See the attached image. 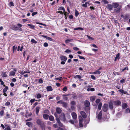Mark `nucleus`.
<instances>
[{
  "mask_svg": "<svg viewBox=\"0 0 130 130\" xmlns=\"http://www.w3.org/2000/svg\"><path fill=\"white\" fill-rule=\"evenodd\" d=\"M71 104L73 105H75V103L74 101H72L71 102Z\"/></svg>",
  "mask_w": 130,
  "mask_h": 130,
  "instance_id": "60",
  "label": "nucleus"
},
{
  "mask_svg": "<svg viewBox=\"0 0 130 130\" xmlns=\"http://www.w3.org/2000/svg\"><path fill=\"white\" fill-rule=\"evenodd\" d=\"M37 123L40 125L41 126H42V122L41 121V120L40 119H38L37 120Z\"/></svg>",
  "mask_w": 130,
  "mask_h": 130,
  "instance_id": "15",
  "label": "nucleus"
},
{
  "mask_svg": "<svg viewBox=\"0 0 130 130\" xmlns=\"http://www.w3.org/2000/svg\"><path fill=\"white\" fill-rule=\"evenodd\" d=\"M17 25L19 27L15 25H12V29L14 30L22 31L23 29L21 28L22 27V25L20 24L19 23L17 24Z\"/></svg>",
  "mask_w": 130,
  "mask_h": 130,
  "instance_id": "1",
  "label": "nucleus"
},
{
  "mask_svg": "<svg viewBox=\"0 0 130 130\" xmlns=\"http://www.w3.org/2000/svg\"><path fill=\"white\" fill-rule=\"evenodd\" d=\"M8 89V87L7 86H6L5 88H4L3 90V92H6L7 91Z\"/></svg>",
  "mask_w": 130,
  "mask_h": 130,
  "instance_id": "30",
  "label": "nucleus"
},
{
  "mask_svg": "<svg viewBox=\"0 0 130 130\" xmlns=\"http://www.w3.org/2000/svg\"><path fill=\"white\" fill-rule=\"evenodd\" d=\"M41 95L40 94H38L37 95V99L40 98L41 97Z\"/></svg>",
  "mask_w": 130,
  "mask_h": 130,
  "instance_id": "41",
  "label": "nucleus"
},
{
  "mask_svg": "<svg viewBox=\"0 0 130 130\" xmlns=\"http://www.w3.org/2000/svg\"><path fill=\"white\" fill-rule=\"evenodd\" d=\"M102 103L101 102L100 103L98 106V108L100 110L101 109L102 106Z\"/></svg>",
  "mask_w": 130,
  "mask_h": 130,
  "instance_id": "26",
  "label": "nucleus"
},
{
  "mask_svg": "<svg viewBox=\"0 0 130 130\" xmlns=\"http://www.w3.org/2000/svg\"><path fill=\"white\" fill-rule=\"evenodd\" d=\"M40 107L37 106L36 108V112L37 115H38L39 110Z\"/></svg>",
  "mask_w": 130,
  "mask_h": 130,
  "instance_id": "18",
  "label": "nucleus"
},
{
  "mask_svg": "<svg viewBox=\"0 0 130 130\" xmlns=\"http://www.w3.org/2000/svg\"><path fill=\"white\" fill-rule=\"evenodd\" d=\"M17 48V47H15V46H13L12 47V50L13 51V52L14 53V51L15 50H16Z\"/></svg>",
  "mask_w": 130,
  "mask_h": 130,
  "instance_id": "39",
  "label": "nucleus"
},
{
  "mask_svg": "<svg viewBox=\"0 0 130 130\" xmlns=\"http://www.w3.org/2000/svg\"><path fill=\"white\" fill-rule=\"evenodd\" d=\"M54 115L56 118V120L57 122L58 125L61 127H63V125L60 121L59 118H58L57 117L56 114V113H55Z\"/></svg>",
  "mask_w": 130,
  "mask_h": 130,
  "instance_id": "3",
  "label": "nucleus"
},
{
  "mask_svg": "<svg viewBox=\"0 0 130 130\" xmlns=\"http://www.w3.org/2000/svg\"><path fill=\"white\" fill-rule=\"evenodd\" d=\"M10 104V103L9 102H7L5 104V105L7 106L9 105Z\"/></svg>",
  "mask_w": 130,
  "mask_h": 130,
  "instance_id": "61",
  "label": "nucleus"
},
{
  "mask_svg": "<svg viewBox=\"0 0 130 130\" xmlns=\"http://www.w3.org/2000/svg\"><path fill=\"white\" fill-rule=\"evenodd\" d=\"M62 90L64 91H67V88L66 87H64Z\"/></svg>",
  "mask_w": 130,
  "mask_h": 130,
  "instance_id": "48",
  "label": "nucleus"
},
{
  "mask_svg": "<svg viewBox=\"0 0 130 130\" xmlns=\"http://www.w3.org/2000/svg\"><path fill=\"white\" fill-rule=\"evenodd\" d=\"M62 106H63V107H67V104L66 103L63 102V103H62Z\"/></svg>",
  "mask_w": 130,
  "mask_h": 130,
  "instance_id": "24",
  "label": "nucleus"
},
{
  "mask_svg": "<svg viewBox=\"0 0 130 130\" xmlns=\"http://www.w3.org/2000/svg\"><path fill=\"white\" fill-rule=\"evenodd\" d=\"M60 58L61 60L64 61H66L67 58L66 56H61L60 57Z\"/></svg>",
  "mask_w": 130,
  "mask_h": 130,
  "instance_id": "7",
  "label": "nucleus"
},
{
  "mask_svg": "<svg viewBox=\"0 0 130 130\" xmlns=\"http://www.w3.org/2000/svg\"><path fill=\"white\" fill-rule=\"evenodd\" d=\"M88 38L90 40H94V38L92 37H91L88 35H87Z\"/></svg>",
  "mask_w": 130,
  "mask_h": 130,
  "instance_id": "38",
  "label": "nucleus"
},
{
  "mask_svg": "<svg viewBox=\"0 0 130 130\" xmlns=\"http://www.w3.org/2000/svg\"><path fill=\"white\" fill-rule=\"evenodd\" d=\"M73 49L74 50H75V51H78V50H79V49L78 48H77V47H73Z\"/></svg>",
  "mask_w": 130,
  "mask_h": 130,
  "instance_id": "53",
  "label": "nucleus"
},
{
  "mask_svg": "<svg viewBox=\"0 0 130 130\" xmlns=\"http://www.w3.org/2000/svg\"><path fill=\"white\" fill-rule=\"evenodd\" d=\"M39 82L40 83H42L43 82V81L42 79H39Z\"/></svg>",
  "mask_w": 130,
  "mask_h": 130,
  "instance_id": "63",
  "label": "nucleus"
},
{
  "mask_svg": "<svg viewBox=\"0 0 130 130\" xmlns=\"http://www.w3.org/2000/svg\"><path fill=\"white\" fill-rule=\"evenodd\" d=\"M79 14V13L78 12V11L76 10L75 11V15L76 17H77V16Z\"/></svg>",
  "mask_w": 130,
  "mask_h": 130,
  "instance_id": "35",
  "label": "nucleus"
},
{
  "mask_svg": "<svg viewBox=\"0 0 130 130\" xmlns=\"http://www.w3.org/2000/svg\"><path fill=\"white\" fill-rule=\"evenodd\" d=\"M58 10H63L64 12L65 11V9L63 7H59L58 9Z\"/></svg>",
  "mask_w": 130,
  "mask_h": 130,
  "instance_id": "32",
  "label": "nucleus"
},
{
  "mask_svg": "<svg viewBox=\"0 0 130 130\" xmlns=\"http://www.w3.org/2000/svg\"><path fill=\"white\" fill-rule=\"evenodd\" d=\"M108 107V105L107 104H105L103 106L102 110L104 112H106L107 110Z\"/></svg>",
  "mask_w": 130,
  "mask_h": 130,
  "instance_id": "4",
  "label": "nucleus"
},
{
  "mask_svg": "<svg viewBox=\"0 0 130 130\" xmlns=\"http://www.w3.org/2000/svg\"><path fill=\"white\" fill-rule=\"evenodd\" d=\"M49 120L51 121H53L54 120V118L52 116H50L49 117Z\"/></svg>",
  "mask_w": 130,
  "mask_h": 130,
  "instance_id": "28",
  "label": "nucleus"
},
{
  "mask_svg": "<svg viewBox=\"0 0 130 130\" xmlns=\"http://www.w3.org/2000/svg\"><path fill=\"white\" fill-rule=\"evenodd\" d=\"M46 90L47 91H52L53 89L52 87L51 86H47L46 87Z\"/></svg>",
  "mask_w": 130,
  "mask_h": 130,
  "instance_id": "16",
  "label": "nucleus"
},
{
  "mask_svg": "<svg viewBox=\"0 0 130 130\" xmlns=\"http://www.w3.org/2000/svg\"><path fill=\"white\" fill-rule=\"evenodd\" d=\"M35 99H31L30 100V102L31 103V104L35 101Z\"/></svg>",
  "mask_w": 130,
  "mask_h": 130,
  "instance_id": "49",
  "label": "nucleus"
},
{
  "mask_svg": "<svg viewBox=\"0 0 130 130\" xmlns=\"http://www.w3.org/2000/svg\"><path fill=\"white\" fill-rule=\"evenodd\" d=\"M113 102H112L111 101H110L109 103V107L111 109H113Z\"/></svg>",
  "mask_w": 130,
  "mask_h": 130,
  "instance_id": "11",
  "label": "nucleus"
},
{
  "mask_svg": "<svg viewBox=\"0 0 130 130\" xmlns=\"http://www.w3.org/2000/svg\"><path fill=\"white\" fill-rule=\"evenodd\" d=\"M15 72L14 71H11L9 74V76H14L15 75Z\"/></svg>",
  "mask_w": 130,
  "mask_h": 130,
  "instance_id": "22",
  "label": "nucleus"
},
{
  "mask_svg": "<svg viewBox=\"0 0 130 130\" xmlns=\"http://www.w3.org/2000/svg\"><path fill=\"white\" fill-rule=\"evenodd\" d=\"M46 39H47L48 40H50V41H53V39H52L50 38V37H47Z\"/></svg>",
  "mask_w": 130,
  "mask_h": 130,
  "instance_id": "44",
  "label": "nucleus"
},
{
  "mask_svg": "<svg viewBox=\"0 0 130 130\" xmlns=\"http://www.w3.org/2000/svg\"><path fill=\"white\" fill-rule=\"evenodd\" d=\"M43 117L44 119L47 120L49 116L46 114H44L43 115Z\"/></svg>",
  "mask_w": 130,
  "mask_h": 130,
  "instance_id": "17",
  "label": "nucleus"
},
{
  "mask_svg": "<svg viewBox=\"0 0 130 130\" xmlns=\"http://www.w3.org/2000/svg\"><path fill=\"white\" fill-rule=\"evenodd\" d=\"M74 78H78L79 79H80L82 77L80 75H78L75 76Z\"/></svg>",
  "mask_w": 130,
  "mask_h": 130,
  "instance_id": "34",
  "label": "nucleus"
},
{
  "mask_svg": "<svg viewBox=\"0 0 130 130\" xmlns=\"http://www.w3.org/2000/svg\"><path fill=\"white\" fill-rule=\"evenodd\" d=\"M113 104L116 106H119L121 103L120 101L119 100L114 101H113Z\"/></svg>",
  "mask_w": 130,
  "mask_h": 130,
  "instance_id": "6",
  "label": "nucleus"
},
{
  "mask_svg": "<svg viewBox=\"0 0 130 130\" xmlns=\"http://www.w3.org/2000/svg\"><path fill=\"white\" fill-rule=\"evenodd\" d=\"M6 129L7 130H11V129L9 126H8L7 128H6L5 130H6Z\"/></svg>",
  "mask_w": 130,
  "mask_h": 130,
  "instance_id": "54",
  "label": "nucleus"
},
{
  "mask_svg": "<svg viewBox=\"0 0 130 130\" xmlns=\"http://www.w3.org/2000/svg\"><path fill=\"white\" fill-rule=\"evenodd\" d=\"M31 42L35 44L37 43V42L34 39H32L31 40Z\"/></svg>",
  "mask_w": 130,
  "mask_h": 130,
  "instance_id": "36",
  "label": "nucleus"
},
{
  "mask_svg": "<svg viewBox=\"0 0 130 130\" xmlns=\"http://www.w3.org/2000/svg\"><path fill=\"white\" fill-rule=\"evenodd\" d=\"M4 111L3 110L1 111L0 112V115L1 116H2L4 114Z\"/></svg>",
  "mask_w": 130,
  "mask_h": 130,
  "instance_id": "52",
  "label": "nucleus"
},
{
  "mask_svg": "<svg viewBox=\"0 0 130 130\" xmlns=\"http://www.w3.org/2000/svg\"><path fill=\"white\" fill-rule=\"evenodd\" d=\"M69 122L71 124H74V123H76L77 122V120H75L74 121L72 120H71L69 121Z\"/></svg>",
  "mask_w": 130,
  "mask_h": 130,
  "instance_id": "19",
  "label": "nucleus"
},
{
  "mask_svg": "<svg viewBox=\"0 0 130 130\" xmlns=\"http://www.w3.org/2000/svg\"><path fill=\"white\" fill-rule=\"evenodd\" d=\"M102 113L101 111L100 112L98 115V118L99 120V121H101V120L102 118Z\"/></svg>",
  "mask_w": 130,
  "mask_h": 130,
  "instance_id": "10",
  "label": "nucleus"
},
{
  "mask_svg": "<svg viewBox=\"0 0 130 130\" xmlns=\"http://www.w3.org/2000/svg\"><path fill=\"white\" fill-rule=\"evenodd\" d=\"M63 96H65L64 97V99L65 100H67V99H68V98L66 96V95H63Z\"/></svg>",
  "mask_w": 130,
  "mask_h": 130,
  "instance_id": "62",
  "label": "nucleus"
},
{
  "mask_svg": "<svg viewBox=\"0 0 130 130\" xmlns=\"http://www.w3.org/2000/svg\"><path fill=\"white\" fill-rule=\"evenodd\" d=\"M95 97L92 96L90 97V100L92 102L94 101L95 100Z\"/></svg>",
  "mask_w": 130,
  "mask_h": 130,
  "instance_id": "27",
  "label": "nucleus"
},
{
  "mask_svg": "<svg viewBox=\"0 0 130 130\" xmlns=\"http://www.w3.org/2000/svg\"><path fill=\"white\" fill-rule=\"evenodd\" d=\"M78 57H79V58L81 59H85V58H84L82 56H80L78 55Z\"/></svg>",
  "mask_w": 130,
  "mask_h": 130,
  "instance_id": "57",
  "label": "nucleus"
},
{
  "mask_svg": "<svg viewBox=\"0 0 130 130\" xmlns=\"http://www.w3.org/2000/svg\"><path fill=\"white\" fill-rule=\"evenodd\" d=\"M56 112L58 113H60L61 111V109L59 108H57L56 109Z\"/></svg>",
  "mask_w": 130,
  "mask_h": 130,
  "instance_id": "21",
  "label": "nucleus"
},
{
  "mask_svg": "<svg viewBox=\"0 0 130 130\" xmlns=\"http://www.w3.org/2000/svg\"><path fill=\"white\" fill-rule=\"evenodd\" d=\"M74 29L75 30H78V29H80V30H83V28H82L78 27V28H75Z\"/></svg>",
  "mask_w": 130,
  "mask_h": 130,
  "instance_id": "50",
  "label": "nucleus"
},
{
  "mask_svg": "<svg viewBox=\"0 0 130 130\" xmlns=\"http://www.w3.org/2000/svg\"><path fill=\"white\" fill-rule=\"evenodd\" d=\"M79 126L80 127H82L83 126V119L80 116H79Z\"/></svg>",
  "mask_w": 130,
  "mask_h": 130,
  "instance_id": "2",
  "label": "nucleus"
},
{
  "mask_svg": "<svg viewBox=\"0 0 130 130\" xmlns=\"http://www.w3.org/2000/svg\"><path fill=\"white\" fill-rule=\"evenodd\" d=\"M82 6L83 7H86L87 6V3L86 2L85 4H83L82 5Z\"/></svg>",
  "mask_w": 130,
  "mask_h": 130,
  "instance_id": "46",
  "label": "nucleus"
},
{
  "mask_svg": "<svg viewBox=\"0 0 130 130\" xmlns=\"http://www.w3.org/2000/svg\"><path fill=\"white\" fill-rule=\"evenodd\" d=\"M80 113L84 118H86L87 115L86 114L85 112L83 111H81L80 112Z\"/></svg>",
  "mask_w": 130,
  "mask_h": 130,
  "instance_id": "9",
  "label": "nucleus"
},
{
  "mask_svg": "<svg viewBox=\"0 0 130 130\" xmlns=\"http://www.w3.org/2000/svg\"><path fill=\"white\" fill-rule=\"evenodd\" d=\"M62 78V77H60L59 78H55V80H61Z\"/></svg>",
  "mask_w": 130,
  "mask_h": 130,
  "instance_id": "43",
  "label": "nucleus"
},
{
  "mask_svg": "<svg viewBox=\"0 0 130 130\" xmlns=\"http://www.w3.org/2000/svg\"><path fill=\"white\" fill-rule=\"evenodd\" d=\"M71 115L73 119L76 120L77 118V115L75 112H73L72 113Z\"/></svg>",
  "mask_w": 130,
  "mask_h": 130,
  "instance_id": "8",
  "label": "nucleus"
},
{
  "mask_svg": "<svg viewBox=\"0 0 130 130\" xmlns=\"http://www.w3.org/2000/svg\"><path fill=\"white\" fill-rule=\"evenodd\" d=\"M9 6L10 7L13 6L14 5L13 2H10L9 4Z\"/></svg>",
  "mask_w": 130,
  "mask_h": 130,
  "instance_id": "40",
  "label": "nucleus"
},
{
  "mask_svg": "<svg viewBox=\"0 0 130 130\" xmlns=\"http://www.w3.org/2000/svg\"><path fill=\"white\" fill-rule=\"evenodd\" d=\"M100 101V100L99 99H96L95 101V102L97 103H99Z\"/></svg>",
  "mask_w": 130,
  "mask_h": 130,
  "instance_id": "45",
  "label": "nucleus"
},
{
  "mask_svg": "<svg viewBox=\"0 0 130 130\" xmlns=\"http://www.w3.org/2000/svg\"><path fill=\"white\" fill-rule=\"evenodd\" d=\"M59 118L61 121H63L64 122H65L66 121L65 116L63 113L61 114Z\"/></svg>",
  "mask_w": 130,
  "mask_h": 130,
  "instance_id": "5",
  "label": "nucleus"
},
{
  "mask_svg": "<svg viewBox=\"0 0 130 130\" xmlns=\"http://www.w3.org/2000/svg\"><path fill=\"white\" fill-rule=\"evenodd\" d=\"M63 101L61 100H60V101H58L57 102V104L61 103L62 104V103H63Z\"/></svg>",
  "mask_w": 130,
  "mask_h": 130,
  "instance_id": "58",
  "label": "nucleus"
},
{
  "mask_svg": "<svg viewBox=\"0 0 130 130\" xmlns=\"http://www.w3.org/2000/svg\"><path fill=\"white\" fill-rule=\"evenodd\" d=\"M101 73V72L99 71H96L95 72H93L92 73V74H95L99 75Z\"/></svg>",
  "mask_w": 130,
  "mask_h": 130,
  "instance_id": "25",
  "label": "nucleus"
},
{
  "mask_svg": "<svg viewBox=\"0 0 130 130\" xmlns=\"http://www.w3.org/2000/svg\"><path fill=\"white\" fill-rule=\"evenodd\" d=\"M84 105L86 107H88L90 105L89 102L87 100L86 101L84 102Z\"/></svg>",
  "mask_w": 130,
  "mask_h": 130,
  "instance_id": "12",
  "label": "nucleus"
},
{
  "mask_svg": "<svg viewBox=\"0 0 130 130\" xmlns=\"http://www.w3.org/2000/svg\"><path fill=\"white\" fill-rule=\"evenodd\" d=\"M108 8L110 10H111L113 8L112 4L109 5H108Z\"/></svg>",
  "mask_w": 130,
  "mask_h": 130,
  "instance_id": "31",
  "label": "nucleus"
},
{
  "mask_svg": "<svg viewBox=\"0 0 130 130\" xmlns=\"http://www.w3.org/2000/svg\"><path fill=\"white\" fill-rule=\"evenodd\" d=\"M127 107V105L126 103H124L122 105V107L123 108L125 109Z\"/></svg>",
  "mask_w": 130,
  "mask_h": 130,
  "instance_id": "29",
  "label": "nucleus"
},
{
  "mask_svg": "<svg viewBox=\"0 0 130 130\" xmlns=\"http://www.w3.org/2000/svg\"><path fill=\"white\" fill-rule=\"evenodd\" d=\"M37 14V12H33L32 14V16H34V15Z\"/></svg>",
  "mask_w": 130,
  "mask_h": 130,
  "instance_id": "55",
  "label": "nucleus"
},
{
  "mask_svg": "<svg viewBox=\"0 0 130 130\" xmlns=\"http://www.w3.org/2000/svg\"><path fill=\"white\" fill-rule=\"evenodd\" d=\"M91 77L92 79L94 80H95V77L93 75H91Z\"/></svg>",
  "mask_w": 130,
  "mask_h": 130,
  "instance_id": "56",
  "label": "nucleus"
},
{
  "mask_svg": "<svg viewBox=\"0 0 130 130\" xmlns=\"http://www.w3.org/2000/svg\"><path fill=\"white\" fill-rule=\"evenodd\" d=\"M43 46L45 47L47 46H48V43L46 42L44 43Z\"/></svg>",
  "mask_w": 130,
  "mask_h": 130,
  "instance_id": "51",
  "label": "nucleus"
},
{
  "mask_svg": "<svg viewBox=\"0 0 130 130\" xmlns=\"http://www.w3.org/2000/svg\"><path fill=\"white\" fill-rule=\"evenodd\" d=\"M113 8H116L118 7L119 6V4L117 3H115L112 4Z\"/></svg>",
  "mask_w": 130,
  "mask_h": 130,
  "instance_id": "14",
  "label": "nucleus"
},
{
  "mask_svg": "<svg viewBox=\"0 0 130 130\" xmlns=\"http://www.w3.org/2000/svg\"><path fill=\"white\" fill-rule=\"evenodd\" d=\"M26 124L28 125L29 127H32V123L31 122H27L26 123Z\"/></svg>",
  "mask_w": 130,
  "mask_h": 130,
  "instance_id": "23",
  "label": "nucleus"
},
{
  "mask_svg": "<svg viewBox=\"0 0 130 130\" xmlns=\"http://www.w3.org/2000/svg\"><path fill=\"white\" fill-rule=\"evenodd\" d=\"M120 8H118L117 9H115V11H116L117 12H119L120 11Z\"/></svg>",
  "mask_w": 130,
  "mask_h": 130,
  "instance_id": "42",
  "label": "nucleus"
},
{
  "mask_svg": "<svg viewBox=\"0 0 130 130\" xmlns=\"http://www.w3.org/2000/svg\"><path fill=\"white\" fill-rule=\"evenodd\" d=\"M128 15L127 14H126L125 15H121V17L123 19H127L128 18Z\"/></svg>",
  "mask_w": 130,
  "mask_h": 130,
  "instance_id": "13",
  "label": "nucleus"
},
{
  "mask_svg": "<svg viewBox=\"0 0 130 130\" xmlns=\"http://www.w3.org/2000/svg\"><path fill=\"white\" fill-rule=\"evenodd\" d=\"M65 52L67 53H69L71 52V51L69 49H67L65 51Z\"/></svg>",
  "mask_w": 130,
  "mask_h": 130,
  "instance_id": "47",
  "label": "nucleus"
},
{
  "mask_svg": "<svg viewBox=\"0 0 130 130\" xmlns=\"http://www.w3.org/2000/svg\"><path fill=\"white\" fill-rule=\"evenodd\" d=\"M125 70H128V68L127 67H125L122 70V71H124Z\"/></svg>",
  "mask_w": 130,
  "mask_h": 130,
  "instance_id": "64",
  "label": "nucleus"
},
{
  "mask_svg": "<svg viewBox=\"0 0 130 130\" xmlns=\"http://www.w3.org/2000/svg\"><path fill=\"white\" fill-rule=\"evenodd\" d=\"M73 40V39H69L66 40L65 42L66 43H69V42H72Z\"/></svg>",
  "mask_w": 130,
  "mask_h": 130,
  "instance_id": "20",
  "label": "nucleus"
},
{
  "mask_svg": "<svg viewBox=\"0 0 130 130\" xmlns=\"http://www.w3.org/2000/svg\"><path fill=\"white\" fill-rule=\"evenodd\" d=\"M2 75L3 77H7V75L6 74V72H2Z\"/></svg>",
  "mask_w": 130,
  "mask_h": 130,
  "instance_id": "33",
  "label": "nucleus"
},
{
  "mask_svg": "<svg viewBox=\"0 0 130 130\" xmlns=\"http://www.w3.org/2000/svg\"><path fill=\"white\" fill-rule=\"evenodd\" d=\"M27 25L30 27L32 29H34L35 27L34 25L31 24H28Z\"/></svg>",
  "mask_w": 130,
  "mask_h": 130,
  "instance_id": "37",
  "label": "nucleus"
},
{
  "mask_svg": "<svg viewBox=\"0 0 130 130\" xmlns=\"http://www.w3.org/2000/svg\"><path fill=\"white\" fill-rule=\"evenodd\" d=\"M125 80L124 79H122L120 81V82L121 83H123L125 82Z\"/></svg>",
  "mask_w": 130,
  "mask_h": 130,
  "instance_id": "59",
  "label": "nucleus"
}]
</instances>
